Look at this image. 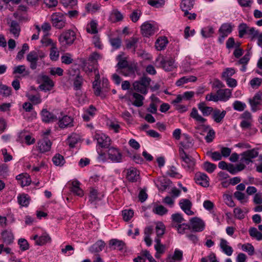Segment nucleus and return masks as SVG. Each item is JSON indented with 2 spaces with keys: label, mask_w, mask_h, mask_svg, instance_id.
Segmentation results:
<instances>
[{
  "label": "nucleus",
  "mask_w": 262,
  "mask_h": 262,
  "mask_svg": "<svg viewBox=\"0 0 262 262\" xmlns=\"http://www.w3.org/2000/svg\"><path fill=\"white\" fill-rule=\"evenodd\" d=\"M150 81V78L145 76L142 77L140 80L136 81L133 83L134 90L141 94H146Z\"/></svg>",
  "instance_id": "2"
},
{
  "label": "nucleus",
  "mask_w": 262,
  "mask_h": 262,
  "mask_svg": "<svg viewBox=\"0 0 262 262\" xmlns=\"http://www.w3.org/2000/svg\"><path fill=\"white\" fill-rule=\"evenodd\" d=\"M76 38V33L72 30H68L60 35L58 40L62 46H67L72 45Z\"/></svg>",
  "instance_id": "4"
},
{
  "label": "nucleus",
  "mask_w": 262,
  "mask_h": 262,
  "mask_svg": "<svg viewBox=\"0 0 262 262\" xmlns=\"http://www.w3.org/2000/svg\"><path fill=\"white\" fill-rule=\"evenodd\" d=\"M249 232L250 236L252 237L255 238L258 241L262 239V234L259 232L256 228H251Z\"/></svg>",
  "instance_id": "46"
},
{
  "label": "nucleus",
  "mask_w": 262,
  "mask_h": 262,
  "mask_svg": "<svg viewBox=\"0 0 262 262\" xmlns=\"http://www.w3.org/2000/svg\"><path fill=\"white\" fill-rule=\"evenodd\" d=\"M139 41V38L137 37H132L125 40L126 47L128 49H133V53H135L137 47V43Z\"/></svg>",
  "instance_id": "26"
},
{
  "label": "nucleus",
  "mask_w": 262,
  "mask_h": 262,
  "mask_svg": "<svg viewBox=\"0 0 262 262\" xmlns=\"http://www.w3.org/2000/svg\"><path fill=\"white\" fill-rule=\"evenodd\" d=\"M156 62H159L158 67L162 68L165 71H171L176 68L174 60L171 57L159 56L156 58Z\"/></svg>",
  "instance_id": "1"
},
{
  "label": "nucleus",
  "mask_w": 262,
  "mask_h": 262,
  "mask_svg": "<svg viewBox=\"0 0 262 262\" xmlns=\"http://www.w3.org/2000/svg\"><path fill=\"white\" fill-rule=\"evenodd\" d=\"M190 116L194 119L198 123L201 124L198 127V128H203L205 129L210 128V126L209 125H205L204 124L207 120L200 114H199L197 109L195 107H193L192 108Z\"/></svg>",
  "instance_id": "8"
},
{
  "label": "nucleus",
  "mask_w": 262,
  "mask_h": 262,
  "mask_svg": "<svg viewBox=\"0 0 262 262\" xmlns=\"http://www.w3.org/2000/svg\"><path fill=\"white\" fill-rule=\"evenodd\" d=\"M13 74H23V76H26L30 74L29 70H26V67L24 65H20L15 67L13 69Z\"/></svg>",
  "instance_id": "36"
},
{
  "label": "nucleus",
  "mask_w": 262,
  "mask_h": 262,
  "mask_svg": "<svg viewBox=\"0 0 262 262\" xmlns=\"http://www.w3.org/2000/svg\"><path fill=\"white\" fill-rule=\"evenodd\" d=\"M134 215V212L132 210H125L122 211V216L125 221H128Z\"/></svg>",
  "instance_id": "61"
},
{
  "label": "nucleus",
  "mask_w": 262,
  "mask_h": 262,
  "mask_svg": "<svg viewBox=\"0 0 262 262\" xmlns=\"http://www.w3.org/2000/svg\"><path fill=\"white\" fill-rule=\"evenodd\" d=\"M172 227L177 229L180 234H184L185 233L186 230L191 229L190 225L186 224H173Z\"/></svg>",
  "instance_id": "42"
},
{
  "label": "nucleus",
  "mask_w": 262,
  "mask_h": 262,
  "mask_svg": "<svg viewBox=\"0 0 262 262\" xmlns=\"http://www.w3.org/2000/svg\"><path fill=\"white\" fill-rule=\"evenodd\" d=\"M231 91L228 89H220L217 91L220 101H226L231 96Z\"/></svg>",
  "instance_id": "24"
},
{
  "label": "nucleus",
  "mask_w": 262,
  "mask_h": 262,
  "mask_svg": "<svg viewBox=\"0 0 262 262\" xmlns=\"http://www.w3.org/2000/svg\"><path fill=\"white\" fill-rule=\"evenodd\" d=\"M51 237L47 233H44L39 236V239L37 240V245L42 246L51 242Z\"/></svg>",
  "instance_id": "47"
},
{
  "label": "nucleus",
  "mask_w": 262,
  "mask_h": 262,
  "mask_svg": "<svg viewBox=\"0 0 262 262\" xmlns=\"http://www.w3.org/2000/svg\"><path fill=\"white\" fill-rule=\"evenodd\" d=\"M95 138L97 144L102 148H108L111 144L110 138L103 134H96Z\"/></svg>",
  "instance_id": "13"
},
{
  "label": "nucleus",
  "mask_w": 262,
  "mask_h": 262,
  "mask_svg": "<svg viewBox=\"0 0 262 262\" xmlns=\"http://www.w3.org/2000/svg\"><path fill=\"white\" fill-rule=\"evenodd\" d=\"M249 102L253 112L260 110V106L262 104V93H256L252 98L249 99Z\"/></svg>",
  "instance_id": "11"
},
{
  "label": "nucleus",
  "mask_w": 262,
  "mask_h": 262,
  "mask_svg": "<svg viewBox=\"0 0 262 262\" xmlns=\"http://www.w3.org/2000/svg\"><path fill=\"white\" fill-rule=\"evenodd\" d=\"M179 155L183 162L182 166L187 171H192L195 165L194 159L187 155L182 148L179 149Z\"/></svg>",
  "instance_id": "3"
},
{
  "label": "nucleus",
  "mask_w": 262,
  "mask_h": 262,
  "mask_svg": "<svg viewBox=\"0 0 262 262\" xmlns=\"http://www.w3.org/2000/svg\"><path fill=\"white\" fill-rule=\"evenodd\" d=\"M242 249L243 251H246L250 255H252L254 253V247L250 244H244L242 246Z\"/></svg>",
  "instance_id": "56"
},
{
  "label": "nucleus",
  "mask_w": 262,
  "mask_h": 262,
  "mask_svg": "<svg viewBox=\"0 0 262 262\" xmlns=\"http://www.w3.org/2000/svg\"><path fill=\"white\" fill-rule=\"evenodd\" d=\"M220 247L222 251L227 256H231L233 252V248L229 245V243L227 240L221 238L220 239Z\"/></svg>",
  "instance_id": "21"
},
{
  "label": "nucleus",
  "mask_w": 262,
  "mask_h": 262,
  "mask_svg": "<svg viewBox=\"0 0 262 262\" xmlns=\"http://www.w3.org/2000/svg\"><path fill=\"white\" fill-rule=\"evenodd\" d=\"M52 161L53 163L56 166H62L64 163L63 157L60 154L55 155L53 157Z\"/></svg>",
  "instance_id": "48"
},
{
  "label": "nucleus",
  "mask_w": 262,
  "mask_h": 262,
  "mask_svg": "<svg viewBox=\"0 0 262 262\" xmlns=\"http://www.w3.org/2000/svg\"><path fill=\"white\" fill-rule=\"evenodd\" d=\"M216 166L214 164L209 162H205L203 164L204 169L208 172L212 173L215 169Z\"/></svg>",
  "instance_id": "55"
},
{
  "label": "nucleus",
  "mask_w": 262,
  "mask_h": 262,
  "mask_svg": "<svg viewBox=\"0 0 262 262\" xmlns=\"http://www.w3.org/2000/svg\"><path fill=\"white\" fill-rule=\"evenodd\" d=\"M123 18L122 13L117 9L112 11L110 17V20L113 22L121 21Z\"/></svg>",
  "instance_id": "35"
},
{
  "label": "nucleus",
  "mask_w": 262,
  "mask_h": 262,
  "mask_svg": "<svg viewBox=\"0 0 262 262\" xmlns=\"http://www.w3.org/2000/svg\"><path fill=\"white\" fill-rule=\"evenodd\" d=\"M101 57L100 54L97 52H93L92 53L89 57L88 61L91 63L95 64L96 63L97 60Z\"/></svg>",
  "instance_id": "63"
},
{
  "label": "nucleus",
  "mask_w": 262,
  "mask_h": 262,
  "mask_svg": "<svg viewBox=\"0 0 262 262\" xmlns=\"http://www.w3.org/2000/svg\"><path fill=\"white\" fill-rule=\"evenodd\" d=\"M72 186L71 191L76 195L82 196L83 195V190L80 188V183L78 181H74L72 182Z\"/></svg>",
  "instance_id": "34"
},
{
  "label": "nucleus",
  "mask_w": 262,
  "mask_h": 262,
  "mask_svg": "<svg viewBox=\"0 0 262 262\" xmlns=\"http://www.w3.org/2000/svg\"><path fill=\"white\" fill-rule=\"evenodd\" d=\"M258 155V152L255 148L247 150L241 154L242 158L241 161L248 165L250 163L252 162V159L256 158Z\"/></svg>",
  "instance_id": "9"
},
{
  "label": "nucleus",
  "mask_w": 262,
  "mask_h": 262,
  "mask_svg": "<svg viewBox=\"0 0 262 262\" xmlns=\"http://www.w3.org/2000/svg\"><path fill=\"white\" fill-rule=\"evenodd\" d=\"M28 99L34 104L36 105L41 102V96L39 94L36 95L29 94L27 95Z\"/></svg>",
  "instance_id": "40"
},
{
  "label": "nucleus",
  "mask_w": 262,
  "mask_h": 262,
  "mask_svg": "<svg viewBox=\"0 0 262 262\" xmlns=\"http://www.w3.org/2000/svg\"><path fill=\"white\" fill-rule=\"evenodd\" d=\"M3 242L7 245H10L13 242L14 236L12 233L8 230H5L2 233Z\"/></svg>",
  "instance_id": "29"
},
{
  "label": "nucleus",
  "mask_w": 262,
  "mask_h": 262,
  "mask_svg": "<svg viewBox=\"0 0 262 262\" xmlns=\"http://www.w3.org/2000/svg\"><path fill=\"white\" fill-rule=\"evenodd\" d=\"M165 3L164 0H148V4L150 6L156 7L160 8L162 7Z\"/></svg>",
  "instance_id": "58"
},
{
  "label": "nucleus",
  "mask_w": 262,
  "mask_h": 262,
  "mask_svg": "<svg viewBox=\"0 0 262 262\" xmlns=\"http://www.w3.org/2000/svg\"><path fill=\"white\" fill-rule=\"evenodd\" d=\"M18 204L22 207H27L30 203L29 196L25 193L20 194L17 196Z\"/></svg>",
  "instance_id": "30"
},
{
  "label": "nucleus",
  "mask_w": 262,
  "mask_h": 262,
  "mask_svg": "<svg viewBox=\"0 0 262 262\" xmlns=\"http://www.w3.org/2000/svg\"><path fill=\"white\" fill-rule=\"evenodd\" d=\"M110 246H114V249H118L120 250L123 249L124 246V243L117 239H112L110 241Z\"/></svg>",
  "instance_id": "44"
},
{
  "label": "nucleus",
  "mask_w": 262,
  "mask_h": 262,
  "mask_svg": "<svg viewBox=\"0 0 262 262\" xmlns=\"http://www.w3.org/2000/svg\"><path fill=\"white\" fill-rule=\"evenodd\" d=\"M198 107L204 116H208L211 115L214 109L212 107L207 106L205 102H200L198 104Z\"/></svg>",
  "instance_id": "23"
},
{
  "label": "nucleus",
  "mask_w": 262,
  "mask_h": 262,
  "mask_svg": "<svg viewBox=\"0 0 262 262\" xmlns=\"http://www.w3.org/2000/svg\"><path fill=\"white\" fill-rule=\"evenodd\" d=\"M194 0H182L180 5L181 9L185 12V14H188V11L190 10L194 6Z\"/></svg>",
  "instance_id": "25"
},
{
  "label": "nucleus",
  "mask_w": 262,
  "mask_h": 262,
  "mask_svg": "<svg viewBox=\"0 0 262 262\" xmlns=\"http://www.w3.org/2000/svg\"><path fill=\"white\" fill-rule=\"evenodd\" d=\"M62 116V112L58 111L50 112L47 109H43L41 112V119L46 123L57 121Z\"/></svg>",
  "instance_id": "5"
},
{
  "label": "nucleus",
  "mask_w": 262,
  "mask_h": 262,
  "mask_svg": "<svg viewBox=\"0 0 262 262\" xmlns=\"http://www.w3.org/2000/svg\"><path fill=\"white\" fill-rule=\"evenodd\" d=\"M249 26L245 23H242L238 26V36L240 38L247 34Z\"/></svg>",
  "instance_id": "41"
},
{
  "label": "nucleus",
  "mask_w": 262,
  "mask_h": 262,
  "mask_svg": "<svg viewBox=\"0 0 262 262\" xmlns=\"http://www.w3.org/2000/svg\"><path fill=\"white\" fill-rule=\"evenodd\" d=\"M59 120V126L60 128H66L67 127H70L73 126V119L70 116L67 115L63 116L62 114V116Z\"/></svg>",
  "instance_id": "20"
},
{
  "label": "nucleus",
  "mask_w": 262,
  "mask_h": 262,
  "mask_svg": "<svg viewBox=\"0 0 262 262\" xmlns=\"http://www.w3.org/2000/svg\"><path fill=\"white\" fill-rule=\"evenodd\" d=\"M141 31L144 36L149 37L155 33L156 28L154 25L146 21L141 25Z\"/></svg>",
  "instance_id": "14"
},
{
  "label": "nucleus",
  "mask_w": 262,
  "mask_h": 262,
  "mask_svg": "<svg viewBox=\"0 0 262 262\" xmlns=\"http://www.w3.org/2000/svg\"><path fill=\"white\" fill-rule=\"evenodd\" d=\"M214 33L213 28L211 26H208L203 28L201 30V34L205 38H208L211 36Z\"/></svg>",
  "instance_id": "50"
},
{
  "label": "nucleus",
  "mask_w": 262,
  "mask_h": 262,
  "mask_svg": "<svg viewBox=\"0 0 262 262\" xmlns=\"http://www.w3.org/2000/svg\"><path fill=\"white\" fill-rule=\"evenodd\" d=\"M59 55V54L57 51V49L55 46V44H53L50 51V58L52 60H56L58 59Z\"/></svg>",
  "instance_id": "52"
},
{
  "label": "nucleus",
  "mask_w": 262,
  "mask_h": 262,
  "mask_svg": "<svg viewBox=\"0 0 262 262\" xmlns=\"http://www.w3.org/2000/svg\"><path fill=\"white\" fill-rule=\"evenodd\" d=\"M181 208L188 215H192L194 212L191 210L192 207L191 202L188 199H182L179 202Z\"/></svg>",
  "instance_id": "16"
},
{
  "label": "nucleus",
  "mask_w": 262,
  "mask_h": 262,
  "mask_svg": "<svg viewBox=\"0 0 262 262\" xmlns=\"http://www.w3.org/2000/svg\"><path fill=\"white\" fill-rule=\"evenodd\" d=\"M141 15V12L140 10L136 9L133 11L130 14V18L133 22H137Z\"/></svg>",
  "instance_id": "59"
},
{
  "label": "nucleus",
  "mask_w": 262,
  "mask_h": 262,
  "mask_svg": "<svg viewBox=\"0 0 262 262\" xmlns=\"http://www.w3.org/2000/svg\"><path fill=\"white\" fill-rule=\"evenodd\" d=\"M108 159L112 162L119 163L122 161V154L116 148L111 147L108 149L107 152Z\"/></svg>",
  "instance_id": "12"
},
{
  "label": "nucleus",
  "mask_w": 262,
  "mask_h": 262,
  "mask_svg": "<svg viewBox=\"0 0 262 262\" xmlns=\"http://www.w3.org/2000/svg\"><path fill=\"white\" fill-rule=\"evenodd\" d=\"M235 73V70L233 68H226L222 73V77L225 79L230 78Z\"/></svg>",
  "instance_id": "60"
},
{
  "label": "nucleus",
  "mask_w": 262,
  "mask_h": 262,
  "mask_svg": "<svg viewBox=\"0 0 262 262\" xmlns=\"http://www.w3.org/2000/svg\"><path fill=\"white\" fill-rule=\"evenodd\" d=\"M133 98L135 99V101L132 104L137 107H141L143 105V100L144 97L141 94L134 92L132 94Z\"/></svg>",
  "instance_id": "33"
},
{
  "label": "nucleus",
  "mask_w": 262,
  "mask_h": 262,
  "mask_svg": "<svg viewBox=\"0 0 262 262\" xmlns=\"http://www.w3.org/2000/svg\"><path fill=\"white\" fill-rule=\"evenodd\" d=\"M11 88L0 83V94L3 97H8L11 95Z\"/></svg>",
  "instance_id": "38"
},
{
  "label": "nucleus",
  "mask_w": 262,
  "mask_h": 262,
  "mask_svg": "<svg viewBox=\"0 0 262 262\" xmlns=\"http://www.w3.org/2000/svg\"><path fill=\"white\" fill-rule=\"evenodd\" d=\"M83 83V78L82 77L77 76L73 81V86L75 90H80L81 89Z\"/></svg>",
  "instance_id": "49"
},
{
  "label": "nucleus",
  "mask_w": 262,
  "mask_h": 262,
  "mask_svg": "<svg viewBox=\"0 0 262 262\" xmlns=\"http://www.w3.org/2000/svg\"><path fill=\"white\" fill-rule=\"evenodd\" d=\"M233 107L235 110L243 111L246 108V105L245 103L237 100L234 101L233 103Z\"/></svg>",
  "instance_id": "53"
},
{
  "label": "nucleus",
  "mask_w": 262,
  "mask_h": 262,
  "mask_svg": "<svg viewBox=\"0 0 262 262\" xmlns=\"http://www.w3.org/2000/svg\"><path fill=\"white\" fill-rule=\"evenodd\" d=\"M110 42L112 47L117 49L120 47L121 45V39L119 37L113 38L110 39Z\"/></svg>",
  "instance_id": "64"
},
{
  "label": "nucleus",
  "mask_w": 262,
  "mask_h": 262,
  "mask_svg": "<svg viewBox=\"0 0 262 262\" xmlns=\"http://www.w3.org/2000/svg\"><path fill=\"white\" fill-rule=\"evenodd\" d=\"M9 31L15 37H18L20 31V28L18 23L15 20L11 21L10 25Z\"/></svg>",
  "instance_id": "27"
},
{
  "label": "nucleus",
  "mask_w": 262,
  "mask_h": 262,
  "mask_svg": "<svg viewBox=\"0 0 262 262\" xmlns=\"http://www.w3.org/2000/svg\"><path fill=\"white\" fill-rule=\"evenodd\" d=\"M183 258V252L179 250H175L174 254L172 257L169 256L167 258V261L169 260H181Z\"/></svg>",
  "instance_id": "45"
},
{
  "label": "nucleus",
  "mask_w": 262,
  "mask_h": 262,
  "mask_svg": "<svg viewBox=\"0 0 262 262\" xmlns=\"http://www.w3.org/2000/svg\"><path fill=\"white\" fill-rule=\"evenodd\" d=\"M195 180L197 184L203 187H207L209 185L208 178L205 173H196L195 177Z\"/></svg>",
  "instance_id": "22"
},
{
  "label": "nucleus",
  "mask_w": 262,
  "mask_h": 262,
  "mask_svg": "<svg viewBox=\"0 0 262 262\" xmlns=\"http://www.w3.org/2000/svg\"><path fill=\"white\" fill-rule=\"evenodd\" d=\"M262 79L259 78H254L250 81L251 87L253 89H257L261 84Z\"/></svg>",
  "instance_id": "62"
},
{
  "label": "nucleus",
  "mask_w": 262,
  "mask_h": 262,
  "mask_svg": "<svg viewBox=\"0 0 262 262\" xmlns=\"http://www.w3.org/2000/svg\"><path fill=\"white\" fill-rule=\"evenodd\" d=\"M100 200L98 196V191L96 189L91 188L89 195V201L91 203H96Z\"/></svg>",
  "instance_id": "43"
},
{
  "label": "nucleus",
  "mask_w": 262,
  "mask_h": 262,
  "mask_svg": "<svg viewBox=\"0 0 262 262\" xmlns=\"http://www.w3.org/2000/svg\"><path fill=\"white\" fill-rule=\"evenodd\" d=\"M79 138L77 135L74 134L70 136L68 139V143L71 147H74L77 143Z\"/></svg>",
  "instance_id": "57"
},
{
  "label": "nucleus",
  "mask_w": 262,
  "mask_h": 262,
  "mask_svg": "<svg viewBox=\"0 0 262 262\" xmlns=\"http://www.w3.org/2000/svg\"><path fill=\"white\" fill-rule=\"evenodd\" d=\"M226 114V111H221L218 108H214L213 111L211 114V117L214 122L216 123H221L222 122Z\"/></svg>",
  "instance_id": "18"
},
{
  "label": "nucleus",
  "mask_w": 262,
  "mask_h": 262,
  "mask_svg": "<svg viewBox=\"0 0 262 262\" xmlns=\"http://www.w3.org/2000/svg\"><path fill=\"white\" fill-rule=\"evenodd\" d=\"M52 142L47 138H43L37 143L38 150L41 153L49 151L51 148Z\"/></svg>",
  "instance_id": "15"
},
{
  "label": "nucleus",
  "mask_w": 262,
  "mask_h": 262,
  "mask_svg": "<svg viewBox=\"0 0 262 262\" xmlns=\"http://www.w3.org/2000/svg\"><path fill=\"white\" fill-rule=\"evenodd\" d=\"M153 212L159 215H163L167 213L168 210L162 205H156L152 209Z\"/></svg>",
  "instance_id": "39"
},
{
  "label": "nucleus",
  "mask_w": 262,
  "mask_h": 262,
  "mask_svg": "<svg viewBox=\"0 0 262 262\" xmlns=\"http://www.w3.org/2000/svg\"><path fill=\"white\" fill-rule=\"evenodd\" d=\"M190 227L195 232H201L205 228V223L201 219L194 217L190 220Z\"/></svg>",
  "instance_id": "10"
},
{
  "label": "nucleus",
  "mask_w": 262,
  "mask_h": 262,
  "mask_svg": "<svg viewBox=\"0 0 262 262\" xmlns=\"http://www.w3.org/2000/svg\"><path fill=\"white\" fill-rule=\"evenodd\" d=\"M135 70V67L129 66L124 69L120 70L118 72L125 76H129L134 74Z\"/></svg>",
  "instance_id": "37"
},
{
  "label": "nucleus",
  "mask_w": 262,
  "mask_h": 262,
  "mask_svg": "<svg viewBox=\"0 0 262 262\" xmlns=\"http://www.w3.org/2000/svg\"><path fill=\"white\" fill-rule=\"evenodd\" d=\"M167 43V38L165 36H163L159 37L155 43V47L158 50L161 51L163 50L166 47Z\"/></svg>",
  "instance_id": "32"
},
{
  "label": "nucleus",
  "mask_w": 262,
  "mask_h": 262,
  "mask_svg": "<svg viewBox=\"0 0 262 262\" xmlns=\"http://www.w3.org/2000/svg\"><path fill=\"white\" fill-rule=\"evenodd\" d=\"M126 177L130 182H137L140 179L139 172L135 168H130L127 169Z\"/></svg>",
  "instance_id": "17"
},
{
  "label": "nucleus",
  "mask_w": 262,
  "mask_h": 262,
  "mask_svg": "<svg viewBox=\"0 0 262 262\" xmlns=\"http://www.w3.org/2000/svg\"><path fill=\"white\" fill-rule=\"evenodd\" d=\"M100 8V6L96 3H89L86 5V9L87 11L91 13H95Z\"/></svg>",
  "instance_id": "54"
},
{
  "label": "nucleus",
  "mask_w": 262,
  "mask_h": 262,
  "mask_svg": "<svg viewBox=\"0 0 262 262\" xmlns=\"http://www.w3.org/2000/svg\"><path fill=\"white\" fill-rule=\"evenodd\" d=\"M233 27L231 23H225L221 25L219 30L220 36L218 39L220 43H222L224 39L232 32Z\"/></svg>",
  "instance_id": "7"
},
{
  "label": "nucleus",
  "mask_w": 262,
  "mask_h": 262,
  "mask_svg": "<svg viewBox=\"0 0 262 262\" xmlns=\"http://www.w3.org/2000/svg\"><path fill=\"white\" fill-rule=\"evenodd\" d=\"M98 24L96 20H91L86 25V30L88 33L92 34H96L98 33Z\"/></svg>",
  "instance_id": "31"
},
{
  "label": "nucleus",
  "mask_w": 262,
  "mask_h": 262,
  "mask_svg": "<svg viewBox=\"0 0 262 262\" xmlns=\"http://www.w3.org/2000/svg\"><path fill=\"white\" fill-rule=\"evenodd\" d=\"M172 219V226L173 224H181V223L184 220L182 215L180 213L173 214L171 215Z\"/></svg>",
  "instance_id": "51"
},
{
  "label": "nucleus",
  "mask_w": 262,
  "mask_h": 262,
  "mask_svg": "<svg viewBox=\"0 0 262 262\" xmlns=\"http://www.w3.org/2000/svg\"><path fill=\"white\" fill-rule=\"evenodd\" d=\"M53 26L57 29H62L66 25V19L61 13H54L51 15Z\"/></svg>",
  "instance_id": "6"
},
{
  "label": "nucleus",
  "mask_w": 262,
  "mask_h": 262,
  "mask_svg": "<svg viewBox=\"0 0 262 262\" xmlns=\"http://www.w3.org/2000/svg\"><path fill=\"white\" fill-rule=\"evenodd\" d=\"M27 60L30 63V68L35 70L37 67V55L34 51H31L27 56Z\"/></svg>",
  "instance_id": "19"
},
{
  "label": "nucleus",
  "mask_w": 262,
  "mask_h": 262,
  "mask_svg": "<svg viewBox=\"0 0 262 262\" xmlns=\"http://www.w3.org/2000/svg\"><path fill=\"white\" fill-rule=\"evenodd\" d=\"M105 246V243L102 240H99L90 247V251L92 253H98L101 251Z\"/></svg>",
  "instance_id": "28"
}]
</instances>
